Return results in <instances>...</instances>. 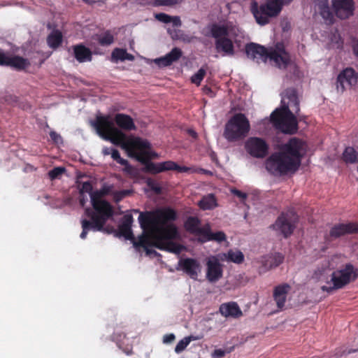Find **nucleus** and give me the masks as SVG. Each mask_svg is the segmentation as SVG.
<instances>
[{
  "label": "nucleus",
  "instance_id": "38",
  "mask_svg": "<svg viewBox=\"0 0 358 358\" xmlns=\"http://www.w3.org/2000/svg\"><path fill=\"white\" fill-rule=\"evenodd\" d=\"M127 55V52L126 50L120 49V48H115L113 50L111 54V58L112 61L113 62H117L119 60L120 61H124V56Z\"/></svg>",
  "mask_w": 358,
  "mask_h": 358
},
{
  "label": "nucleus",
  "instance_id": "40",
  "mask_svg": "<svg viewBox=\"0 0 358 358\" xmlns=\"http://www.w3.org/2000/svg\"><path fill=\"white\" fill-rule=\"evenodd\" d=\"M184 0H154L155 6H173L180 3Z\"/></svg>",
  "mask_w": 358,
  "mask_h": 358
},
{
  "label": "nucleus",
  "instance_id": "5",
  "mask_svg": "<svg viewBox=\"0 0 358 358\" xmlns=\"http://www.w3.org/2000/svg\"><path fill=\"white\" fill-rule=\"evenodd\" d=\"M210 31L215 39L216 50L222 52L223 56H233L235 54L234 44L240 47L244 38L242 29L231 21L214 23L210 26Z\"/></svg>",
  "mask_w": 358,
  "mask_h": 358
},
{
  "label": "nucleus",
  "instance_id": "27",
  "mask_svg": "<svg viewBox=\"0 0 358 358\" xmlns=\"http://www.w3.org/2000/svg\"><path fill=\"white\" fill-rule=\"evenodd\" d=\"M74 55L79 62H89L92 59V52L89 48L83 45L74 47Z\"/></svg>",
  "mask_w": 358,
  "mask_h": 358
},
{
  "label": "nucleus",
  "instance_id": "12",
  "mask_svg": "<svg viewBox=\"0 0 358 358\" xmlns=\"http://www.w3.org/2000/svg\"><path fill=\"white\" fill-rule=\"evenodd\" d=\"M245 148L251 156L256 158H263L268 153V145L263 138L250 137L245 141Z\"/></svg>",
  "mask_w": 358,
  "mask_h": 358
},
{
  "label": "nucleus",
  "instance_id": "41",
  "mask_svg": "<svg viewBox=\"0 0 358 358\" xmlns=\"http://www.w3.org/2000/svg\"><path fill=\"white\" fill-rule=\"evenodd\" d=\"M131 191L129 189H124L120 191H113V198L114 201L117 203L120 201L122 199L125 198L126 196L131 194Z\"/></svg>",
  "mask_w": 358,
  "mask_h": 358
},
{
  "label": "nucleus",
  "instance_id": "56",
  "mask_svg": "<svg viewBox=\"0 0 358 358\" xmlns=\"http://www.w3.org/2000/svg\"><path fill=\"white\" fill-rule=\"evenodd\" d=\"M357 350H349V351L348 352V354H350V353L354 352H356V351H357Z\"/></svg>",
  "mask_w": 358,
  "mask_h": 358
},
{
  "label": "nucleus",
  "instance_id": "8",
  "mask_svg": "<svg viewBox=\"0 0 358 358\" xmlns=\"http://www.w3.org/2000/svg\"><path fill=\"white\" fill-rule=\"evenodd\" d=\"M91 203L93 210L87 208L85 209V214L91 218L94 231H104L106 222L113 217V208L106 200L91 198Z\"/></svg>",
  "mask_w": 358,
  "mask_h": 358
},
{
  "label": "nucleus",
  "instance_id": "15",
  "mask_svg": "<svg viewBox=\"0 0 358 358\" xmlns=\"http://www.w3.org/2000/svg\"><path fill=\"white\" fill-rule=\"evenodd\" d=\"M177 270H181L192 279L196 280L201 272V264L199 261L193 258L180 259Z\"/></svg>",
  "mask_w": 358,
  "mask_h": 358
},
{
  "label": "nucleus",
  "instance_id": "39",
  "mask_svg": "<svg viewBox=\"0 0 358 358\" xmlns=\"http://www.w3.org/2000/svg\"><path fill=\"white\" fill-rule=\"evenodd\" d=\"M66 171L64 167L58 166L50 170L48 172V176L51 180L59 178L60 176Z\"/></svg>",
  "mask_w": 358,
  "mask_h": 358
},
{
  "label": "nucleus",
  "instance_id": "28",
  "mask_svg": "<svg viewBox=\"0 0 358 358\" xmlns=\"http://www.w3.org/2000/svg\"><path fill=\"white\" fill-rule=\"evenodd\" d=\"M155 17L158 21L164 24L172 23L173 27H179L182 25V22L179 16H171L164 13H156Z\"/></svg>",
  "mask_w": 358,
  "mask_h": 358
},
{
  "label": "nucleus",
  "instance_id": "48",
  "mask_svg": "<svg viewBox=\"0 0 358 358\" xmlns=\"http://www.w3.org/2000/svg\"><path fill=\"white\" fill-rule=\"evenodd\" d=\"M226 352L222 349L215 350L212 354L213 358H222L225 355Z\"/></svg>",
  "mask_w": 358,
  "mask_h": 358
},
{
  "label": "nucleus",
  "instance_id": "34",
  "mask_svg": "<svg viewBox=\"0 0 358 358\" xmlns=\"http://www.w3.org/2000/svg\"><path fill=\"white\" fill-rule=\"evenodd\" d=\"M196 339L197 338L194 336L185 337L177 343L176 346L175 347V352L178 354L180 353L187 348V346L192 341H195Z\"/></svg>",
  "mask_w": 358,
  "mask_h": 358
},
{
  "label": "nucleus",
  "instance_id": "22",
  "mask_svg": "<svg viewBox=\"0 0 358 358\" xmlns=\"http://www.w3.org/2000/svg\"><path fill=\"white\" fill-rule=\"evenodd\" d=\"M289 289L290 287L287 284L280 285L274 288L273 299L279 310L284 308Z\"/></svg>",
  "mask_w": 358,
  "mask_h": 358
},
{
  "label": "nucleus",
  "instance_id": "19",
  "mask_svg": "<svg viewBox=\"0 0 358 358\" xmlns=\"http://www.w3.org/2000/svg\"><path fill=\"white\" fill-rule=\"evenodd\" d=\"M358 232V223L340 224L334 226L330 230V236L334 238H338L347 234Z\"/></svg>",
  "mask_w": 358,
  "mask_h": 358
},
{
  "label": "nucleus",
  "instance_id": "13",
  "mask_svg": "<svg viewBox=\"0 0 358 358\" xmlns=\"http://www.w3.org/2000/svg\"><path fill=\"white\" fill-rule=\"evenodd\" d=\"M30 65L27 59L20 56H13L8 52L0 49V66H10L17 70H23Z\"/></svg>",
  "mask_w": 358,
  "mask_h": 358
},
{
  "label": "nucleus",
  "instance_id": "52",
  "mask_svg": "<svg viewBox=\"0 0 358 358\" xmlns=\"http://www.w3.org/2000/svg\"><path fill=\"white\" fill-rule=\"evenodd\" d=\"M353 51L354 53L358 56V41H355L353 45Z\"/></svg>",
  "mask_w": 358,
  "mask_h": 358
},
{
  "label": "nucleus",
  "instance_id": "45",
  "mask_svg": "<svg viewBox=\"0 0 358 358\" xmlns=\"http://www.w3.org/2000/svg\"><path fill=\"white\" fill-rule=\"evenodd\" d=\"M321 15L327 20H330L331 21L332 17H333L332 14L330 12V10L329 9V7L327 6H324L322 8V10L321 11Z\"/></svg>",
  "mask_w": 358,
  "mask_h": 358
},
{
  "label": "nucleus",
  "instance_id": "26",
  "mask_svg": "<svg viewBox=\"0 0 358 358\" xmlns=\"http://www.w3.org/2000/svg\"><path fill=\"white\" fill-rule=\"evenodd\" d=\"M210 241H214L217 243H221L222 241H226V235L223 231H217L215 233L212 232L210 231V226L208 224H206V229L200 242L206 243Z\"/></svg>",
  "mask_w": 358,
  "mask_h": 358
},
{
  "label": "nucleus",
  "instance_id": "17",
  "mask_svg": "<svg viewBox=\"0 0 358 358\" xmlns=\"http://www.w3.org/2000/svg\"><path fill=\"white\" fill-rule=\"evenodd\" d=\"M332 6L336 16L341 19H347L353 15V0H332Z\"/></svg>",
  "mask_w": 358,
  "mask_h": 358
},
{
  "label": "nucleus",
  "instance_id": "42",
  "mask_svg": "<svg viewBox=\"0 0 358 358\" xmlns=\"http://www.w3.org/2000/svg\"><path fill=\"white\" fill-rule=\"evenodd\" d=\"M205 75L206 70L203 68H201L196 73L192 76L191 80L193 83L199 85Z\"/></svg>",
  "mask_w": 358,
  "mask_h": 358
},
{
  "label": "nucleus",
  "instance_id": "31",
  "mask_svg": "<svg viewBox=\"0 0 358 358\" xmlns=\"http://www.w3.org/2000/svg\"><path fill=\"white\" fill-rule=\"evenodd\" d=\"M62 41V32L58 30H55L50 33L47 38L48 45L52 48H57Z\"/></svg>",
  "mask_w": 358,
  "mask_h": 358
},
{
  "label": "nucleus",
  "instance_id": "53",
  "mask_svg": "<svg viewBox=\"0 0 358 358\" xmlns=\"http://www.w3.org/2000/svg\"><path fill=\"white\" fill-rule=\"evenodd\" d=\"M168 30H170L171 32H172L174 34V36H180V34L182 33L180 30H176V29L172 30L170 29H169Z\"/></svg>",
  "mask_w": 358,
  "mask_h": 358
},
{
  "label": "nucleus",
  "instance_id": "20",
  "mask_svg": "<svg viewBox=\"0 0 358 358\" xmlns=\"http://www.w3.org/2000/svg\"><path fill=\"white\" fill-rule=\"evenodd\" d=\"M185 227L187 231L197 236L199 241H201L206 229V225L201 227L200 220L194 217H189L185 222Z\"/></svg>",
  "mask_w": 358,
  "mask_h": 358
},
{
  "label": "nucleus",
  "instance_id": "10",
  "mask_svg": "<svg viewBox=\"0 0 358 358\" xmlns=\"http://www.w3.org/2000/svg\"><path fill=\"white\" fill-rule=\"evenodd\" d=\"M250 129V122L246 116L236 113L227 122L223 135L228 141H236L245 138Z\"/></svg>",
  "mask_w": 358,
  "mask_h": 358
},
{
  "label": "nucleus",
  "instance_id": "16",
  "mask_svg": "<svg viewBox=\"0 0 358 358\" xmlns=\"http://www.w3.org/2000/svg\"><path fill=\"white\" fill-rule=\"evenodd\" d=\"M206 278L210 282H215L222 277V266L215 256H210L206 262Z\"/></svg>",
  "mask_w": 358,
  "mask_h": 358
},
{
  "label": "nucleus",
  "instance_id": "18",
  "mask_svg": "<svg viewBox=\"0 0 358 358\" xmlns=\"http://www.w3.org/2000/svg\"><path fill=\"white\" fill-rule=\"evenodd\" d=\"M147 169L149 171L153 173H158L165 171L176 170L178 172L182 173L187 172L189 168L186 166H180L172 161H166L159 163H149L147 165Z\"/></svg>",
  "mask_w": 358,
  "mask_h": 358
},
{
  "label": "nucleus",
  "instance_id": "58",
  "mask_svg": "<svg viewBox=\"0 0 358 358\" xmlns=\"http://www.w3.org/2000/svg\"><path fill=\"white\" fill-rule=\"evenodd\" d=\"M286 1H292L293 0H285Z\"/></svg>",
  "mask_w": 358,
  "mask_h": 358
},
{
  "label": "nucleus",
  "instance_id": "47",
  "mask_svg": "<svg viewBox=\"0 0 358 358\" xmlns=\"http://www.w3.org/2000/svg\"><path fill=\"white\" fill-rule=\"evenodd\" d=\"M176 338L173 334H166L163 337V343L168 344L172 343Z\"/></svg>",
  "mask_w": 358,
  "mask_h": 358
},
{
  "label": "nucleus",
  "instance_id": "1",
  "mask_svg": "<svg viewBox=\"0 0 358 358\" xmlns=\"http://www.w3.org/2000/svg\"><path fill=\"white\" fill-rule=\"evenodd\" d=\"M176 219L175 210L169 208L140 213L138 222L143 233L136 239L131 231L133 216L127 214L122 217L118 231L120 236L132 243L136 250L143 248L148 255L157 254L150 248L152 245L178 254L181 252V247L173 242L179 238L177 227L172 222Z\"/></svg>",
  "mask_w": 358,
  "mask_h": 358
},
{
  "label": "nucleus",
  "instance_id": "44",
  "mask_svg": "<svg viewBox=\"0 0 358 358\" xmlns=\"http://www.w3.org/2000/svg\"><path fill=\"white\" fill-rule=\"evenodd\" d=\"M168 33L171 35L173 40H181L184 42L189 43L192 41L193 38L192 37L185 35L183 33L180 34V36H174V34L171 32L170 30H168Z\"/></svg>",
  "mask_w": 358,
  "mask_h": 358
},
{
  "label": "nucleus",
  "instance_id": "33",
  "mask_svg": "<svg viewBox=\"0 0 358 358\" xmlns=\"http://www.w3.org/2000/svg\"><path fill=\"white\" fill-rule=\"evenodd\" d=\"M343 160L347 163H355L358 162V153L352 147H348L343 154Z\"/></svg>",
  "mask_w": 358,
  "mask_h": 358
},
{
  "label": "nucleus",
  "instance_id": "9",
  "mask_svg": "<svg viewBox=\"0 0 358 358\" xmlns=\"http://www.w3.org/2000/svg\"><path fill=\"white\" fill-rule=\"evenodd\" d=\"M291 2L285 0H267L259 6L257 2H253L250 9L256 22L260 25H265L269 23L271 18L280 13L285 5Z\"/></svg>",
  "mask_w": 358,
  "mask_h": 358
},
{
  "label": "nucleus",
  "instance_id": "2",
  "mask_svg": "<svg viewBox=\"0 0 358 358\" xmlns=\"http://www.w3.org/2000/svg\"><path fill=\"white\" fill-rule=\"evenodd\" d=\"M304 142L297 138H292L281 145L280 151L273 153L265 162L266 169L275 176H282L296 172L306 152Z\"/></svg>",
  "mask_w": 358,
  "mask_h": 358
},
{
  "label": "nucleus",
  "instance_id": "21",
  "mask_svg": "<svg viewBox=\"0 0 358 358\" xmlns=\"http://www.w3.org/2000/svg\"><path fill=\"white\" fill-rule=\"evenodd\" d=\"M182 55V52L180 48H174L165 56L155 59V62L159 67H166L178 61L181 57Z\"/></svg>",
  "mask_w": 358,
  "mask_h": 358
},
{
  "label": "nucleus",
  "instance_id": "24",
  "mask_svg": "<svg viewBox=\"0 0 358 358\" xmlns=\"http://www.w3.org/2000/svg\"><path fill=\"white\" fill-rule=\"evenodd\" d=\"M284 256L280 253H275L265 257L263 262V266L259 268V272H266V271L275 268L282 263Z\"/></svg>",
  "mask_w": 358,
  "mask_h": 358
},
{
  "label": "nucleus",
  "instance_id": "25",
  "mask_svg": "<svg viewBox=\"0 0 358 358\" xmlns=\"http://www.w3.org/2000/svg\"><path fill=\"white\" fill-rule=\"evenodd\" d=\"M114 120L116 124L123 130L131 131L136 129L134 120L129 115L117 113L115 115Z\"/></svg>",
  "mask_w": 358,
  "mask_h": 358
},
{
  "label": "nucleus",
  "instance_id": "6",
  "mask_svg": "<svg viewBox=\"0 0 358 358\" xmlns=\"http://www.w3.org/2000/svg\"><path fill=\"white\" fill-rule=\"evenodd\" d=\"M358 276V271L351 264H347L343 268L336 270L331 275H328L324 269H318L315 271L313 277L322 285L321 289L324 292H330L334 289L343 287Z\"/></svg>",
  "mask_w": 358,
  "mask_h": 358
},
{
  "label": "nucleus",
  "instance_id": "49",
  "mask_svg": "<svg viewBox=\"0 0 358 358\" xmlns=\"http://www.w3.org/2000/svg\"><path fill=\"white\" fill-rule=\"evenodd\" d=\"M50 136L51 138V139L55 142V143H59V141H62V137L59 134H58L57 132L55 131H51L50 133Z\"/></svg>",
  "mask_w": 358,
  "mask_h": 358
},
{
  "label": "nucleus",
  "instance_id": "50",
  "mask_svg": "<svg viewBox=\"0 0 358 358\" xmlns=\"http://www.w3.org/2000/svg\"><path fill=\"white\" fill-rule=\"evenodd\" d=\"M87 198L84 195V194L83 196L80 195V203L83 207L87 203Z\"/></svg>",
  "mask_w": 358,
  "mask_h": 358
},
{
  "label": "nucleus",
  "instance_id": "57",
  "mask_svg": "<svg viewBox=\"0 0 358 358\" xmlns=\"http://www.w3.org/2000/svg\"><path fill=\"white\" fill-rule=\"evenodd\" d=\"M113 339L115 341H118V338L115 337V334L113 335Z\"/></svg>",
  "mask_w": 358,
  "mask_h": 358
},
{
  "label": "nucleus",
  "instance_id": "59",
  "mask_svg": "<svg viewBox=\"0 0 358 358\" xmlns=\"http://www.w3.org/2000/svg\"><path fill=\"white\" fill-rule=\"evenodd\" d=\"M155 190L158 192L159 190V189H155Z\"/></svg>",
  "mask_w": 358,
  "mask_h": 358
},
{
  "label": "nucleus",
  "instance_id": "3",
  "mask_svg": "<svg viewBox=\"0 0 358 358\" xmlns=\"http://www.w3.org/2000/svg\"><path fill=\"white\" fill-rule=\"evenodd\" d=\"M93 125L103 139L120 146L128 152L129 156L138 161H143L142 155L138 151L150 148V145L148 141L138 137L126 140V135L115 126L113 120L110 116H97Z\"/></svg>",
  "mask_w": 358,
  "mask_h": 358
},
{
  "label": "nucleus",
  "instance_id": "32",
  "mask_svg": "<svg viewBox=\"0 0 358 358\" xmlns=\"http://www.w3.org/2000/svg\"><path fill=\"white\" fill-rule=\"evenodd\" d=\"M113 185L104 184L100 189L94 191L93 193H91V198L102 199V197H103L106 195H108V194L113 195Z\"/></svg>",
  "mask_w": 358,
  "mask_h": 358
},
{
  "label": "nucleus",
  "instance_id": "36",
  "mask_svg": "<svg viewBox=\"0 0 358 358\" xmlns=\"http://www.w3.org/2000/svg\"><path fill=\"white\" fill-rule=\"evenodd\" d=\"M111 157L116 161L118 164L123 165L125 166V170L127 171H129L131 169V166L129 164L127 160L122 158L120 157V152L116 149H113L111 153H110Z\"/></svg>",
  "mask_w": 358,
  "mask_h": 358
},
{
  "label": "nucleus",
  "instance_id": "43",
  "mask_svg": "<svg viewBox=\"0 0 358 358\" xmlns=\"http://www.w3.org/2000/svg\"><path fill=\"white\" fill-rule=\"evenodd\" d=\"M92 192V185L90 181L84 182L81 187L79 189L80 195L83 196L85 193L90 194V196H91V193H93Z\"/></svg>",
  "mask_w": 358,
  "mask_h": 358
},
{
  "label": "nucleus",
  "instance_id": "54",
  "mask_svg": "<svg viewBox=\"0 0 358 358\" xmlns=\"http://www.w3.org/2000/svg\"><path fill=\"white\" fill-rule=\"evenodd\" d=\"M134 56L131 54H129L127 52V55H125L124 56V60H129V61H132L134 59Z\"/></svg>",
  "mask_w": 358,
  "mask_h": 358
},
{
  "label": "nucleus",
  "instance_id": "37",
  "mask_svg": "<svg viewBox=\"0 0 358 358\" xmlns=\"http://www.w3.org/2000/svg\"><path fill=\"white\" fill-rule=\"evenodd\" d=\"M81 224L83 228V231L81 232L80 236L82 239H85L87 237V233L90 230L93 231V225L94 222H90L86 219H83L81 220Z\"/></svg>",
  "mask_w": 358,
  "mask_h": 358
},
{
  "label": "nucleus",
  "instance_id": "29",
  "mask_svg": "<svg viewBox=\"0 0 358 358\" xmlns=\"http://www.w3.org/2000/svg\"><path fill=\"white\" fill-rule=\"evenodd\" d=\"M199 206L203 210H212L217 206V201L215 196L213 194H209L204 196L199 202Z\"/></svg>",
  "mask_w": 358,
  "mask_h": 358
},
{
  "label": "nucleus",
  "instance_id": "11",
  "mask_svg": "<svg viewBox=\"0 0 358 358\" xmlns=\"http://www.w3.org/2000/svg\"><path fill=\"white\" fill-rule=\"evenodd\" d=\"M297 220V215L293 211L282 213L273 224V228L287 237L292 234Z\"/></svg>",
  "mask_w": 358,
  "mask_h": 358
},
{
  "label": "nucleus",
  "instance_id": "7",
  "mask_svg": "<svg viewBox=\"0 0 358 358\" xmlns=\"http://www.w3.org/2000/svg\"><path fill=\"white\" fill-rule=\"evenodd\" d=\"M247 56L252 59L266 62L268 59L279 69H285L290 62L289 55L282 43H277L274 48L266 49L262 45L251 43L245 47Z\"/></svg>",
  "mask_w": 358,
  "mask_h": 358
},
{
  "label": "nucleus",
  "instance_id": "14",
  "mask_svg": "<svg viewBox=\"0 0 358 358\" xmlns=\"http://www.w3.org/2000/svg\"><path fill=\"white\" fill-rule=\"evenodd\" d=\"M358 74L352 68L343 70L337 78V89L343 92L346 88L355 86L357 83Z\"/></svg>",
  "mask_w": 358,
  "mask_h": 358
},
{
  "label": "nucleus",
  "instance_id": "46",
  "mask_svg": "<svg viewBox=\"0 0 358 358\" xmlns=\"http://www.w3.org/2000/svg\"><path fill=\"white\" fill-rule=\"evenodd\" d=\"M231 193L234 195H235L237 197H238L241 200V201H244L246 199V198H247V194L245 193V192H241V191H240L238 189H232L231 190Z\"/></svg>",
  "mask_w": 358,
  "mask_h": 358
},
{
  "label": "nucleus",
  "instance_id": "30",
  "mask_svg": "<svg viewBox=\"0 0 358 358\" xmlns=\"http://www.w3.org/2000/svg\"><path fill=\"white\" fill-rule=\"evenodd\" d=\"M224 259L227 262H234L235 264H241L244 261V255L240 250H230L227 253L222 255Z\"/></svg>",
  "mask_w": 358,
  "mask_h": 358
},
{
  "label": "nucleus",
  "instance_id": "23",
  "mask_svg": "<svg viewBox=\"0 0 358 358\" xmlns=\"http://www.w3.org/2000/svg\"><path fill=\"white\" fill-rule=\"evenodd\" d=\"M219 310L222 315L225 317L238 318L243 315L241 308L236 302L222 303Z\"/></svg>",
  "mask_w": 358,
  "mask_h": 358
},
{
  "label": "nucleus",
  "instance_id": "4",
  "mask_svg": "<svg viewBox=\"0 0 358 358\" xmlns=\"http://www.w3.org/2000/svg\"><path fill=\"white\" fill-rule=\"evenodd\" d=\"M299 101L294 89H287L282 94L281 106L271 115L273 126L285 134H293L298 130V122L293 113L299 111Z\"/></svg>",
  "mask_w": 358,
  "mask_h": 358
},
{
  "label": "nucleus",
  "instance_id": "35",
  "mask_svg": "<svg viewBox=\"0 0 358 358\" xmlns=\"http://www.w3.org/2000/svg\"><path fill=\"white\" fill-rule=\"evenodd\" d=\"M98 41L101 45H110L113 43L114 37L109 31H107L98 36Z\"/></svg>",
  "mask_w": 358,
  "mask_h": 358
},
{
  "label": "nucleus",
  "instance_id": "55",
  "mask_svg": "<svg viewBox=\"0 0 358 358\" xmlns=\"http://www.w3.org/2000/svg\"><path fill=\"white\" fill-rule=\"evenodd\" d=\"M188 132L193 138H196L197 134L194 130L189 129Z\"/></svg>",
  "mask_w": 358,
  "mask_h": 358
},
{
  "label": "nucleus",
  "instance_id": "51",
  "mask_svg": "<svg viewBox=\"0 0 358 358\" xmlns=\"http://www.w3.org/2000/svg\"><path fill=\"white\" fill-rule=\"evenodd\" d=\"M113 149V148L105 147L102 150V153L104 155H110Z\"/></svg>",
  "mask_w": 358,
  "mask_h": 358
},
{
  "label": "nucleus",
  "instance_id": "60",
  "mask_svg": "<svg viewBox=\"0 0 358 358\" xmlns=\"http://www.w3.org/2000/svg\"><path fill=\"white\" fill-rule=\"evenodd\" d=\"M357 172H358V166H357Z\"/></svg>",
  "mask_w": 358,
  "mask_h": 358
}]
</instances>
